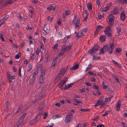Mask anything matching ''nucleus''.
I'll return each instance as SVG.
<instances>
[{"mask_svg": "<svg viewBox=\"0 0 127 127\" xmlns=\"http://www.w3.org/2000/svg\"><path fill=\"white\" fill-rule=\"evenodd\" d=\"M14 1L11 0H7L6 1H5V0H0V9H2L8 4H11Z\"/></svg>", "mask_w": 127, "mask_h": 127, "instance_id": "f257e3e1", "label": "nucleus"}, {"mask_svg": "<svg viewBox=\"0 0 127 127\" xmlns=\"http://www.w3.org/2000/svg\"><path fill=\"white\" fill-rule=\"evenodd\" d=\"M26 115V113H24L19 118V120L14 125V127H20Z\"/></svg>", "mask_w": 127, "mask_h": 127, "instance_id": "f03ea898", "label": "nucleus"}, {"mask_svg": "<svg viewBox=\"0 0 127 127\" xmlns=\"http://www.w3.org/2000/svg\"><path fill=\"white\" fill-rule=\"evenodd\" d=\"M99 48V46L98 45L95 44L91 49L89 50L88 53L92 55V54H94L97 52Z\"/></svg>", "mask_w": 127, "mask_h": 127, "instance_id": "7ed1b4c3", "label": "nucleus"}, {"mask_svg": "<svg viewBox=\"0 0 127 127\" xmlns=\"http://www.w3.org/2000/svg\"><path fill=\"white\" fill-rule=\"evenodd\" d=\"M106 29L104 31V32L105 33V35H106V37L107 36L111 37L112 35L111 31V27L110 26H108L106 28Z\"/></svg>", "mask_w": 127, "mask_h": 127, "instance_id": "20e7f679", "label": "nucleus"}, {"mask_svg": "<svg viewBox=\"0 0 127 127\" xmlns=\"http://www.w3.org/2000/svg\"><path fill=\"white\" fill-rule=\"evenodd\" d=\"M45 70L43 69L41 72V74L39 77V82L40 83H43L45 79Z\"/></svg>", "mask_w": 127, "mask_h": 127, "instance_id": "39448f33", "label": "nucleus"}, {"mask_svg": "<svg viewBox=\"0 0 127 127\" xmlns=\"http://www.w3.org/2000/svg\"><path fill=\"white\" fill-rule=\"evenodd\" d=\"M108 19L109 20V21L108 22V24L110 26H112L113 25V22L115 20L113 14H110L108 17Z\"/></svg>", "mask_w": 127, "mask_h": 127, "instance_id": "423d86ee", "label": "nucleus"}, {"mask_svg": "<svg viewBox=\"0 0 127 127\" xmlns=\"http://www.w3.org/2000/svg\"><path fill=\"white\" fill-rule=\"evenodd\" d=\"M77 18V17L75 16L74 18L72 21V22L75 25V28L78 29V28H79L78 24L80 23V19L79 18Z\"/></svg>", "mask_w": 127, "mask_h": 127, "instance_id": "0eeeda50", "label": "nucleus"}, {"mask_svg": "<svg viewBox=\"0 0 127 127\" xmlns=\"http://www.w3.org/2000/svg\"><path fill=\"white\" fill-rule=\"evenodd\" d=\"M73 115L70 113V114L66 116L64 120L65 122L67 123H69L72 119Z\"/></svg>", "mask_w": 127, "mask_h": 127, "instance_id": "6e6552de", "label": "nucleus"}, {"mask_svg": "<svg viewBox=\"0 0 127 127\" xmlns=\"http://www.w3.org/2000/svg\"><path fill=\"white\" fill-rule=\"evenodd\" d=\"M104 98L103 96L100 97L97 101L96 103L94 105V106L96 107L102 104L103 102Z\"/></svg>", "mask_w": 127, "mask_h": 127, "instance_id": "1a4fd4ad", "label": "nucleus"}, {"mask_svg": "<svg viewBox=\"0 0 127 127\" xmlns=\"http://www.w3.org/2000/svg\"><path fill=\"white\" fill-rule=\"evenodd\" d=\"M108 48L109 47L107 45H105L100 50V52H99V54H101L105 52L108 50Z\"/></svg>", "mask_w": 127, "mask_h": 127, "instance_id": "9d476101", "label": "nucleus"}, {"mask_svg": "<svg viewBox=\"0 0 127 127\" xmlns=\"http://www.w3.org/2000/svg\"><path fill=\"white\" fill-rule=\"evenodd\" d=\"M109 47V49L108 50V52L109 54H111L112 53L114 48V43L112 42L110 43Z\"/></svg>", "mask_w": 127, "mask_h": 127, "instance_id": "9b49d317", "label": "nucleus"}, {"mask_svg": "<svg viewBox=\"0 0 127 127\" xmlns=\"http://www.w3.org/2000/svg\"><path fill=\"white\" fill-rule=\"evenodd\" d=\"M63 76V75L59 73L56 76V77L55 78V83H57V82L59 81V80H60L61 79V78Z\"/></svg>", "mask_w": 127, "mask_h": 127, "instance_id": "f8f14e48", "label": "nucleus"}, {"mask_svg": "<svg viewBox=\"0 0 127 127\" xmlns=\"http://www.w3.org/2000/svg\"><path fill=\"white\" fill-rule=\"evenodd\" d=\"M120 18L123 21L125 20L126 19V17L125 14V12L123 11L121 13L120 15Z\"/></svg>", "mask_w": 127, "mask_h": 127, "instance_id": "ddd939ff", "label": "nucleus"}, {"mask_svg": "<svg viewBox=\"0 0 127 127\" xmlns=\"http://www.w3.org/2000/svg\"><path fill=\"white\" fill-rule=\"evenodd\" d=\"M117 36H119L120 35H121L123 33L121 32L122 29L120 27H119L117 28Z\"/></svg>", "mask_w": 127, "mask_h": 127, "instance_id": "4468645a", "label": "nucleus"}, {"mask_svg": "<svg viewBox=\"0 0 127 127\" xmlns=\"http://www.w3.org/2000/svg\"><path fill=\"white\" fill-rule=\"evenodd\" d=\"M65 83L62 81L61 80V82L58 84V88L62 90L63 89V86Z\"/></svg>", "mask_w": 127, "mask_h": 127, "instance_id": "2eb2a0df", "label": "nucleus"}, {"mask_svg": "<svg viewBox=\"0 0 127 127\" xmlns=\"http://www.w3.org/2000/svg\"><path fill=\"white\" fill-rule=\"evenodd\" d=\"M108 98H106L105 100V101L100 106V108H103L104 106L107 104V103L109 101Z\"/></svg>", "mask_w": 127, "mask_h": 127, "instance_id": "dca6fc26", "label": "nucleus"}, {"mask_svg": "<svg viewBox=\"0 0 127 127\" xmlns=\"http://www.w3.org/2000/svg\"><path fill=\"white\" fill-rule=\"evenodd\" d=\"M121 105V102L120 101H118L117 103V104L116 105V107L117 109V110L119 111L120 110V107Z\"/></svg>", "mask_w": 127, "mask_h": 127, "instance_id": "f3484780", "label": "nucleus"}, {"mask_svg": "<svg viewBox=\"0 0 127 127\" xmlns=\"http://www.w3.org/2000/svg\"><path fill=\"white\" fill-rule=\"evenodd\" d=\"M57 59V58L56 57V59H53V62H52V64L51 66V68H53L55 66V64H57V60L56 59Z\"/></svg>", "mask_w": 127, "mask_h": 127, "instance_id": "a211bd4d", "label": "nucleus"}, {"mask_svg": "<svg viewBox=\"0 0 127 127\" xmlns=\"http://www.w3.org/2000/svg\"><path fill=\"white\" fill-rule=\"evenodd\" d=\"M66 69V68H64L61 69L60 70V72L59 73L63 75V76L65 73Z\"/></svg>", "mask_w": 127, "mask_h": 127, "instance_id": "6ab92c4d", "label": "nucleus"}, {"mask_svg": "<svg viewBox=\"0 0 127 127\" xmlns=\"http://www.w3.org/2000/svg\"><path fill=\"white\" fill-rule=\"evenodd\" d=\"M79 67V65L78 64H76L73 67L70 68V69L71 70H74L78 68Z\"/></svg>", "mask_w": 127, "mask_h": 127, "instance_id": "aec40b11", "label": "nucleus"}, {"mask_svg": "<svg viewBox=\"0 0 127 127\" xmlns=\"http://www.w3.org/2000/svg\"><path fill=\"white\" fill-rule=\"evenodd\" d=\"M73 85V84L72 83H71L69 84H68L67 85H66V84H65V87L64 88V90H66L67 89L71 88L72 87V85Z\"/></svg>", "mask_w": 127, "mask_h": 127, "instance_id": "412c9836", "label": "nucleus"}, {"mask_svg": "<svg viewBox=\"0 0 127 127\" xmlns=\"http://www.w3.org/2000/svg\"><path fill=\"white\" fill-rule=\"evenodd\" d=\"M15 76H11V77H10V75H9L8 77L7 78L8 81L10 82L11 83L12 82L11 79H15L14 77Z\"/></svg>", "mask_w": 127, "mask_h": 127, "instance_id": "4be33fe9", "label": "nucleus"}, {"mask_svg": "<svg viewBox=\"0 0 127 127\" xmlns=\"http://www.w3.org/2000/svg\"><path fill=\"white\" fill-rule=\"evenodd\" d=\"M36 79V77L32 76V79L30 80V84H32L34 82Z\"/></svg>", "mask_w": 127, "mask_h": 127, "instance_id": "5701e85b", "label": "nucleus"}, {"mask_svg": "<svg viewBox=\"0 0 127 127\" xmlns=\"http://www.w3.org/2000/svg\"><path fill=\"white\" fill-rule=\"evenodd\" d=\"M118 9L117 7H115L113 9L112 12L114 15H116L118 13Z\"/></svg>", "mask_w": 127, "mask_h": 127, "instance_id": "b1692460", "label": "nucleus"}, {"mask_svg": "<svg viewBox=\"0 0 127 127\" xmlns=\"http://www.w3.org/2000/svg\"><path fill=\"white\" fill-rule=\"evenodd\" d=\"M92 4L91 2H89L88 3L87 7L89 10H91L92 8Z\"/></svg>", "mask_w": 127, "mask_h": 127, "instance_id": "393cba45", "label": "nucleus"}, {"mask_svg": "<svg viewBox=\"0 0 127 127\" xmlns=\"http://www.w3.org/2000/svg\"><path fill=\"white\" fill-rule=\"evenodd\" d=\"M45 104L44 102L41 103L39 107V110H42L44 108Z\"/></svg>", "mask_w": 127, "mask_h": 127, "instance_id": "a878e982", "label": "nucleus"}, {"mask_svg": "<svg viewBox=\"0 0 127 127\" xmlns=\"http://www.w3.org/2000/svg\"><path fill=\"white\" fill-rule=\"evenodd\" d=\"M85 14H84V19H87L88 15V13L87 12V10H86L85 11Z\"/></svg>", "mask_w": 127, "mask_h": 127, "instance_id": "bb28decb", "label": "nucleus"}, {"mask_svg": "<svg viewBox=\"0 0 127 127\" xmlns=\"http://www.w3.org/2000/svg\"><path fill=\"white\" fill-rule=\"evenodd\" d=\"M109 9V8L106 6L105 7L101 9L100 10L102 11L106 12Z\"/></svg>", "mask_w": 127, "mask_h": 127, "instance_id": "cd10ccee", "label": "nucleus"}, {"mask_svg": "<svg viewBox=\"0 0 127 127\" xmlns=\"http://www.w3.org/2000/svg\"><path fill=\"white\" fill-rule=\"evenodd\" d=\"M92 64H89L88 67L86 68L85 71L86 72L87 71L91 69L92 68Z\"/></svg>", "mask_w": 127, "mask_h": 127, "instance_id": "c85d7f7f", "label": "nucleus"}, {"mask_svg": "<svg viewBox=\"0 0 127 127\" xmlns=\"http://www.w3.org/2000/svg\"><path fill=\"white\" fill-rule=\"evenodd\" d=\"M38 121V120H37V121H36V120H32L30 122V124L31 125H32L35 124Z\"/></svg>", "mask_w": 127, "mask_h": 127, "instance_id": "c756f323", "label": "nucleus"}, {"mask_svg": "<svg viewBox=\"0 0 127 127\" xmlns=\"http://www.w3.org/2000/svg\"><path fill=\"white\" fill-rule=\"evenodd\" d=\"M112 62L114 63V64H115L117 66H118L120 68L122 67V66L121 65L119 64L117 62H116L114 60H112Z\"/></svg>", "mask_w": 127, "mask_h": 127, "instance_id": "7c9ffc66", "label": "nucleus"}, {"mask_svg": "<svg viewBox=\"0 0 127 127\" xmlns=\"http://www.w3.org/2000/svg\"><path fill=\"white\" fill-rule=\"evenodd\" d=\"M55 6H51L50 7H48L47 8V9L48 10H54L55 9Z\"/></svg>", "mask_w": 127, "mask_h": 127, "instance_id": "2f4dec72", "label": "nucleus"}, {"mask_svg": "<svg viewBox=\"0 0 127 127\" xmlns=\"http://www.w3.org/2000/svg\"><path fill=\"white\" fill-rule=\"evenodd\" d=\"M43 111L42 110H39V112H38V115L39 116V118H40L41 116L42 115Z\"/></svg>", "mask_w": 127, "mask_h": 127, "instance_id": "473e14b6", "label": "nucleus"}, {"mask_svg": "<svg viewBox=\"0 0 127 127\" xmlns=\"http://www.w3.org/2000/svg\"><path fill=\"white\" fill-rule=\"evenodd\" d=\"M100 39L102 42H104L105 40V38L104 36L102 35L100 36Z\"/></svg>", "mask_w": 127, "mask_h": 127, "instance_id": "72a5a7b5", "label": "nucleus"}, {"mask_svg": "<svg viewBox=\"0 0 127 127\" xmlns=\"http://www.w3.org/2000/svg\"><path fill=\"white\" fill-rule=\"evenodd\" d=\"M43 30L44 31L43 33L44 34H47L49 32V30L48 29H46V30H45L44 28Z\"/></svg>", "mask_w": 127, "mask_h": 127, "instance_id": "f704fd0d", "label": "nucleus"}, {"mask_svg": "<svg viewBox=\"0 0 127 127\" xmlns=\"http://www.w3.org/2000/svg\"><path fill=\"white\" fill-rule=\"evenodd\" d=\"M32 65L31 64H29L28 67V69L27 70L28 72L30 71L32 69Z\"/></svg>", "mask_w": 127, "mask_h": 127, "instance_id": "c9c22d12", "label": "nucleus"}, {"mask_svg": "<svg viewBox=\"0 0 127 127\" xmlns=\"http://www.w3.org/2000/svg\"><path fill=\"white\" fill-rule=\"evenodd\" d=\"M80 110L81 111H83L84 112L87 111H89L90 110V109L88 108H86V109L81 108Z\"/></svg>", "mask_w": 127, "mask_h": 127, "instance_id": "e433bc0d", "label": "nucleus"}, {"mask_svg": "<svg viewBox=\"0 0 127 127\" xmlns=\"http://www.w3.org/2000/svg\"><path fill=\"white\" fill-rule=\"evenodd\" d=\"M3 34L2 33H0V38L1 39L2 41L4 42L5 40L4 38L3 37Z\"/></svg>", "mask_w": 127, "mask_h": 127, "instance_id": "4c0bfd02", "label": "nucleus"}, {"mask_svg": "<svg viewBox=\"0 0 127 127\" xmlns=\"http://www.w3.org/2000/svg\"><path fill=\"white\" fill-rule=\"evenodd\" d=\"M21 67L22 66L20 67L19 68L18 71H19V73H18V76L19 77H21L22 75H21Z\"/></svg>", "mask_w": 127, "mask_h": 127, "instance_id": "58836bf2", "label": "nucleus"}, {"mask_svg": "<svg viewBox=\"0 0 127 127\" xmlns=\"http://www.w3.org/2000/svg\"><path fill=\"white\" fill-rule=\"evenodd\" d=\"M88 73L90 75H95L96 74L93 71H89L88 72Z\"/></svg>", "mask_w": 127, "mask_h": 127, "instance_id": "ea45409f", "label": "nucleus"}, {"mask_svg": "<svg viewBox=\"0 0 127 127\" xmlns=\"http://www.w3.org/2000/svg\"><path fill=\"white\" fill-rule=\"evenodd\" d=\"M103 28V27L100 26H98L97 27L96 30L98 31H99L100 30H101V29Z\"/></svg>", "mask_w": 127, "mask_h": 127, "instance_id": "a19ab883", "label": "nucleus"}, {"mask_svg": "<svg viewBox=\"0 0 127 127\" xmlns=\"http://www.w3.org/2000/svg\"><path fill=\"white\" fill-rule=\"evenodd\" d=\"M9 17V16L7 15V16H5L4 17H3L2 19H1L2 20L4 21V22Z\"/></svg>", "mask_w": 127, "mask_h": 127, "instance_id": "79ce46f5", "label": "nucleus"}, {"mask_svg": "<svg viewBox=\"0 0 127 127\" xmlns=\"http://www.w3.org/2000/svg\"><path fill=\"white\" fill-rule=\"evenodd\" d=\"M87 28H85L84 29L82 30H81V32L84 35L86 33V32L87 31Z\"/></svg>", "mask_w": 127, "mask_h": 127, "instance_id": "37998d69", "label": "nucleus"}, {"mask_svg": "<svg viewBox=\"0 0 127 127\" xmlns=\"http://www.w3.org/2000/svg\"><path fill=\"white\" fill-rule=\"evenodd\" d=\"M121 49L120 48H116V53H119L120 52H121Z\"/></svg>", "mask_w": 127, "mask_h": 127, "instance_id": "c03bdc74", "label": "nucleus"}, {"mask_svg": "<svg viewBox=\"0 0 127 127\" xmlns=\"http://www.w3.org/2000/svg\"><path fill=\"white\" fill-rule=\"evenodd\" d=\"M58 46V44L57 43L55 45H54L53 47V48L54 50L57 49V47Z\"/></svg>", "mask_w": 127, "mask_h": 127, "instance_id": "a18cd8bd", "label": "nucleus"}, {"mask_svg": "<svg viewBox=\"0 0 127 127\" xmlns=\"http://www.w3.org/2000/svg\"><path fill=\"white\" fill-rule=\"evenodd\" d=\"M42 65L41 64H40L37 67V69L39 70H41Z\"/></svg>", "mask_w": 127, "mask_h": 127, "instance_id": "49530a36", "label": "nucleus"}, {"mask_svg": "<svg viewBox=\"0 0 127 127\" xmlns=\"http://www.w3.org/2000/svg\"><path fill=\"white\" fill-rule=\"evenodd\" d=\"M73 100L76 102L77 103L79 104L82 103V102L80 101H78L77 99H76L75 98H73Z\"/></svg>", "mask_w": 127, "mask_h": 127, "instance_id": "de8ad7c7", "label": "nucleus"}, {"mask_svg": "<svg viewBox=\"0 0 127 127\" xmlns=\"http://www.w3.org/2000/svg\"><path fill=\"white\" fill-rule=\"evenodd\" d=\"M110 112L108 111H106L105 112L104 114H102V116H104L106 115H107Z\"/></svg>", "mask_w": 127, "mask_h": 127, "instance_id": "09e8293b", "label": "nucleus"}, {"mask_svg": "<svg viewBox=\"0 0 127 127\" xmlns=\"http://www.w3.org/2000/svg\"><path fill=\"white\" fill-rule=\"evenodd\" d=\"M71 13V12L70 10H66L65 12V14L66 15H69Z\"/></svg>", "mask_w": 127, "mask_h": 127, "instance_id": "8fccbe9b", "label": "nucleus"}, {"mask_svg": "<svg viewBox=\"0 0 127 127\" xmlns=\"http://www.w3.org/2000/svg\"><path fill=\"white\" fill-rule=\"evenodd\" d=\"M68 80V78L67 77H65L63 78V80H61L65 82V83Z\"/></svg>", "mask_w": 127, "mask_h": 127, "instance_id": "3c124183", "label": "nucleus"}, {"mask_svg": "<svg viewBox=\"0 0 127 127\" xmlns=\"http://www.w3.org/2000/svg\"><path fill=\"white\" fill-rule=\"evenodd\" d=\"M100 58V57H95L94 56L93 58V60H98Z\"/></svg>", "mask_w": 127, "mask_h": 127, "instance_id": "603ef678", "label": "nucleus"}, {"mask_svg": "<svg viewBox=\"0 0 127 127\" xmlns=\"http://www.w3.org/2000/svg\"><path fill=\"white\" fill-rule=\"evenodd\" d=\"M40 118H39V116L38 115V114L36 115V116L35 117L34 120H36V121H37V120H38V121L39 120V119Z\"/></svg>", "mask_w": 127, "mask_h": 127, "instance_id": "864d4df0", "label": "nucleus"}, {"mask_svg": "<svg viewBox=\"0 0 127 127\" xmlns=\"http://www.w3.org/2000/svg\"><path fill=\"white\" fill-rule=\"evenodd\" d=\"M66 50V48H62L61 50V52H63V54L65 52Z\"/></svg>", "mask_w": 127, "mask_h": 127, "instance_id": "5fc2aeb1", "label": "nucleus"}, {"mask_svg": "<svg viewBox=\"0 0 127 127\" xmlns=\"http://www.w3.org/2000/svg\"><path fill=\"white\" fill-rule=\"evenodd\" d=\"M37 70L35 71L34 73L33 74V76L34 77H36V75L38 73Z\"/></svg>", "mask_w": 127, "mask_h": 127, "instance_id": "6e6d98bb", "label": "nucleus"}, {"mask_svg": "<svg viewBox=\"0 0 127 127\" xmlns=\"http://www.w3.org/2000/svg\"><path fill=\"white\" fill-rule=\"evenodd\" d=\"M38 99H35V100L33 101L32 103H33V104H35L38 102Z\"/></svg>", "mask_w": 127, "mask_h": 127, "instance_id": "4d7b16f0", "label": "nucleus"}, {"mask_svg": "<svg viewBox=\"0 0 127 127\" xmlns=\"http://www.w3.org/2000/svg\"><path fill=\"white\" fill-rule=\"evenodd\" d=\"M57 24L58 25H60L61 24V20L60 19H59L57 22Z\"/></svg>", "mask_w": 127, "mask_h": 127, "instance_id": "13d9d810", "label": "nucleus"}, {"mask_svg": "<svg viewBox=\"0 0 127 127\" xmlns=\"http://www.w3.org/2000/svg\"><path fill=\"white\" fill-rule=\"evenodd\" d=\"M99 117V116L98 117L97 116L95 117V118L94 119H92V120L93 121H97Z\"/></svg>", "mask_w": 127, "mask_h": 127, "instance_id": "bf43d9fd", "label": "nucleus"}, {"mask_svg": "<svg viewBox=\"0 0 127 127\" xmlns=\"http://www.w3.org/2000/svg\"><path fill=\"white\" fill-rule=\"evenodd\" d=\"M93 88H95V89L98 90L99 89V87L98 86H96L95 85H94Z\"/></svg>", "mask_w": 127, "mask_h": 127, "instance_id": "052dcab7", "label": "nucleus"}, {"mask_svg": "<svg viewBox=\"0 0 127 127\" xmlns=\"http://www.w3.org/2000/svg\"><path fill=\"white\" fill-rule=\"evenodd\" d=\"M104 125L103 124H99L96 127H104Z\"/></svg>", "mask_w": 127, "mask_h": 127, "instance_id": "680f3d73", "label": "nucleus"}, {"mask_svg": "<svg viewBox=\"0 0 127 127\" xmlns=\"http://www.w3.org/2000/svg\"><path fill=\"white\" fill-rule=\"evenodd\" d=\"M80 92L81 93H83L85 92V90L84 88H82L80 90Z\"/></svg>", "mask_w": 127, "mask_h": 127, "instance_id": "e2e57ef3", "label": "nucleus"}, {"mask_svg": "<svg viewBox=\"0 0 127 127\" xmlns=\"http://www.w3.org/2000/svg\"><path fill=\"white\" fill-rule=\"evenodd\" d=\"M18 17L19 18H20L21 20H23V18L22 17V16L21 15V14L20 13H19L18 14Z\"/></svg>", "mask_w": 127, "mask_h": 127, "instance_id": "0e129e2a", "label": "nucleus"}, {"mask_svg": "<svg viewBox=\"0 0 127 127\" xmlns=\"http://www.w3.org/2000/svg\"><path fill=\"white\" fill-rule=\"evenodd\" d=\"M52 17H49L48 18L47 20L48 21H50V22H52Z\"/></svg>", "mask_w": 127, "mask_h": 127, "instance_id": "69168bd1", "label": "nucleus"}, {"mask_svg": "<svg viewBox=\"0 0 127 127\" xmlns=\"http://www.w3.org/2000/svg\"><path fill=\"white\" fill-rule=\"evenodd\" d=\"M26 29L27 30H30L32 29V27H30L28 25L26 27Z\"/></svg>", "mask_w": 127, "mask_h": 127, "instance_id": "338daca9", "label": "nucleus"}, {"mask_svg": "<svg viewBox=\"0 0 127 127\" xmlns=\"http://www.w3.org/2000/svg\"><path fill=\"white\" fill-rule=\"evenodd\" d=\"M76 36L78 38L81 37L80 35V33L79 32H78L77 34L76 35Z\"/></svg>", "mask_w": 127, "mask_h": 127, "instance_id": "774afa93", "label": "nucleus"}]
</instances>
